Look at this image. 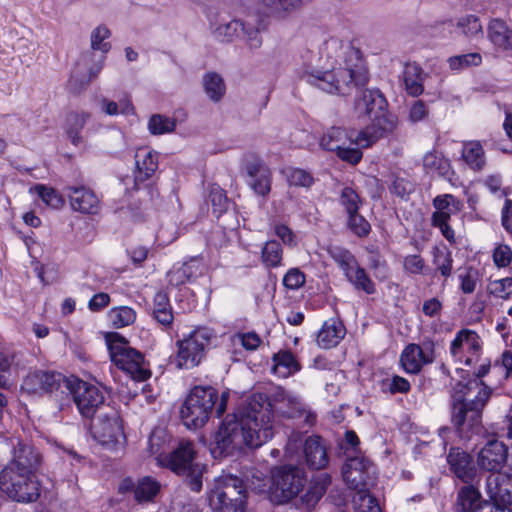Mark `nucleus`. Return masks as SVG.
<instances>
[{"mask_svg": "<svg viewBox=\"0 0 512 512\" xmlns=\"http://www.w3.org/2000/svg\"><path fill=\"white\" fill-rule=\"evenodd\" d=\"M482 342L476 332L460 330L451 342L450 354L456 363L464 364L469 369L456 367L452 381L454 398L459 402L454 407L453 422L463 436L466 427L475 433L481 431V410L490 398L491 390L480 380L490 369V361H483L478 369L474 366L480 361Z\"/></svg>", "mask_w": 512, "mask_h": 512, "instance_id": "f257e3e1", "label": "nucleus"}, {"mask_svg": "<svg viewBox=\"0 0 512 512\" xmlns=\"http://www.w3.org/2000/svg\"><path fill=\"white\" fill-rule=\"evenodd\" d=\"M301 76L309 84L330 94L346 95L366 81V69L359 49L350 42L331 38L320 57L304 60Z\"/></svg>", "mask_w": 512, "mask_h": 512, "instance_id": "f03ea898", "label": "nucleus"}, {"mask_svg": "<svg viewBox=\"0 0 512 512\" xmlns=\"http://www.w3.org/2000/svg\"><path fill=\"white\" fill-rule=\"evenodd\" d=\"M273 437L270 404L262 394H253L236 413L227 415L215 435L214 457L233 455L245 447L257 448Z\"/></svg>", "mask_w": 512, "mask_h": 512, "instance_id": "7ed1b4c3", "label": "nucleus"}, {"mask_svg": "<svg viewBox=\"0 0 512 512\" xmlns=\"http://www.w3.org/2000/svg\"><path fill=\"white\" fill-rule=\"evenodd\" d=\"M228 393H222L218 399V392L211 386H195L183 402L180 416L183 424L189 429L203 427L210 416L215 413L217 417L226 411Z\"/></svg>", "mask_w": 512, "mask_h": 512, "instance_id": "20e7f679", "label": "nucleus"}, {"mask_svg": "<svg viewBox=\"0 0 512 512\" xmlns=\"http://www.w3.org/2000/svg\"><path fill=\"white\" fill-rule=\"evenodd\" d=\"M195 454L193 444L189 441H182L168 455H159L157 462L159 465L169 468L178 476L183 477L185 484L193 492H200L206 466L195 461Z\"/></svg>", "mask_w": 512, "mask_h": 512, "instance_id": "39448f33", "label": "nucleus"}, {"mask_svg": "<svg viewBox=\"0 0 512 512\" xmlns=\"http://www.w3.org/2000/svg\"><path fill=\"white\" fill-rule=\"evenodd\" d=\"M368 133L369 129L356 132L332 127L325 132L320 145L323 149L334 152L340 160H361L362 149L368 148L376 141L372 140Z\"/></svg>", "mask_w": 512, "mask_h": 512, "instance_id": "423d86ee", "label": "nucleus"}, {"mask_svg": "<svg viewBox=\"0 0 512 512\" xmlns=\"http://www.w3.org/2000/svg\"><path fill=\"white\" fill-rule=\"evenodd\" d=\"M246 497L243 481L226 475L215 480L208 494V503L214 512H245Z\"/></svg>", "mask_w": 512, "mask_h": 512, "instance_id": "0eeeda50", "label": "nucleus"}, {"mask_svg": "<svg viewBox=\"0 0 512 512\" xmlns=\"http://www.w3.org/2000/svg\"><path fill=\"white\" fill-rule=\"evenodd\" d=\"M108 348L112 362L135 381L150 378L151 371L144 356L130 347L128 342L117 333L107 335Z\"/></svg>", "mask_w": 512, "mask_h": 512, "instance_id": "6e6552de", "label": "nucleus"}, {"mask_svg": "<svg viewBox=\"0 0 512 512\" xmlns=\"http://www.w3.org/2000/svg\"><path fill=\"white\" fill-rule=\"evenodd\" d=\"M387 101L377 90H366L362 97L356 103V109L364 112L371 120V125L364 130L369 129V135L372 140H377L386 133L391 132L395 127L393 117L388 114Z\"/></svg>", "mask_w": 512, "mask_h": 512, "instance_id": "1a4fd4ad", "label": "nucleus"}, {"mask_svg": "<svg viewBox=\"0 0 512 512\" xmlns=\"http://www.w3.org/2000/svg\"><path fill=\"white\" fill-rule=\"evenodd\" d=\"M68 381V387H65V392L59 399L61 409L68 405L71 399L81 415L86 418L94 417L104 408L105 397L98 387L74 377L68 378Z\"/></svg>", "mask_w": 512, "mask_h": 512, "instance_id": "9d476101", "label": "nucleus"}, {"mask_svg": "<svg viewBox=\"0 0 512 512\" xmlns=\"http://www.w3.org/2000/svg\"><path fill=\"white\" fill-rule=\"evenodd\" d=\"M213 332L207 327H198L183 339L177 340L175 345L176 367L179 369H193L200 365L211 345Z\"/></svg>", "mask_w": 512, "mask_h": 512, "instance_id": "9b49d317", "label": "nucleus"}, {"mask_svg": "<svg viewBox=\"0 0 512 512\" xmlns=\"http://www.w3.org/2000/svg\"><path fill=\"white\" fill-rule=\"evenodd\" d=\"M0 490L19 503H32L40 497V482L36 475L4 467L0 472Z\"/></svg>", "mask_w": 512, "mask_h": 512, "instance_id": "f8f14e48", "label": "nucleus"}, {"mask_svg": "<svg viewBox=\"0 0 512 512\" xmlns=\"http://www.w3.org/2000/svg\"><path fill=\"white\" fill-rule=\"evenodd\" d=\"M306 483L305 472L293 465L276 467L271 472V492L277 502L285 503L295 498Z\"/></svg>", "mask_w": 512, "mask_h": 512, "instance_id": "ddd939ff", "label": "nucleus"}, {"mask_svg": "<svg viewBox=\"0 0 512 512\" xmlns=\"http://www.w3.org/2000/svg\"><path fill=\"white\" fill-rule=\"evenodd\" d=\"M342 476L350 489L356 492L369 490L376 479L374 464L363 455L348 456L342 467Z\"/></svg>", "mask_w": 512, "mask_h": 512, "instance_id": "4468645a", "label": "nucleus"}, {"mask_svg": "<svg viewBox=\"0 0 512 512\" xmlns=\"http://www.w3.org/2000/svg\"><path fill=\"white\" fill-rule=\"evenodd\" d=\"M68 384V378L60 373L39 370L29 373L24 378L21 388L28 394L55 392V398L59 401Z\"/></svg>", "mask_w": 512, "mask_h": 512, "instance_id": "2eb2a0df", "label": "nucleus"}, {"mask_svg": "<svg viewBox=\"0 0 512 512\" xmlns=\"http://www.w3.org/2000/svg\"><path fill=\"white\" fill-rule=\"evenodd\" d=\"M105 410L93 420L91 431L94 439L100 444L111 445L118 443L123 437V428L118 412L111 407Z\"/></svg>", "mask_w": 512, "mask_h": 512, "instance_id": "dca6fc26", "label": "nucleus"}, {"mask_svg": "<svg viewBox=\"0 0 512 512\" xmlns=\"http://www.w3.org/2000/svg\"><path fill=\"white\" fill-rule=\"evenodd\" d=\"M255 13L260 25L269 19L285 21L304 5V0H255Z\"/></svg>", "mask_w": 512, "mask_h": 512, "instance_id": "f3484780", "label": "nucleus"}, {"mask_svg": "<svg viewBox=\"0 0 512 512\" xmlns=\"http://www.w3.org/2000/svg\"><path fill=\"white\" fill-rule=\"evenodd\" d=\"M42 464L41 453L30 443L17 441L13 445L12 458L5 467L36 475Z\"/></svg>", "mask_w": 512, "mask_h": 512, "instance_id": "a211bd4d", "label": "nucleus"}, {"mask_svg": "<svg viewBox=\"0 0 512 512\" xmlns=\"http://www.w3.org/2000/svg\"><path fill=\"white\" fill-rule=\"evenodd\" d=\"M65 190L74 211L86 215L99 213L100 200L93 190L84 186H68Z\"/></svg>", "mask_w": 512, "mask_h": 512, "instance_id": "6ab92c4d", "label": "nucleus"}, {"mask_svg": "<svg viewBox=\"0 0 512 512\" xmlns=\"http://www.w3.org/2000/svg\"><path fill=\"white\" fill-rule=\"evenodd\" d=\"M507 448L498 440L489 441L478 453L477 464L480 468L497 473L507 460Z\"/></svg>", "mask_w": 512, "mask_h": 512, "instance_id": "aec40b11", "label": "nucleus"}, {"mask_svg": "<svg viewBox=\"0 0 512 512\" xmlns=\"http://www.w3.org/2000/svg\"><path fill=\"white\" fill-rule=\"evenodd\" d=\"M486 492L495 503L512 505V475L491 473L486 479Z\"/></svg>", "mask_w": 512, "mask_h": 512, "instance_id": "412c9836", "label": "nucleus"}, {"mask_svg": "<svg viewBox=\"0 0 512 512\" xmlns=\"http://www.w3.org/2000/svg\"><path fill=\"white\" fill-rule=\"evenodd\" d=\"M447 462L450 466V470L465 483L471 482L476 476V469L473 466L472 458L466 452L459 448H451Z\"/></svg>", "mask_w": 512, "mask_h": 512, "instance_id": "4be33fe9", "label": "nucleus"}, {"mask_svg": "<svg viewBox=\"0 0 512 512\" xmlns=\"http://www.w3.org/2000/svg\"><path fill=\"white\" fill-rule=\"evenodd\" d=\"M303 452L309 468L324 469L329 462L327 450L319 436H309L304 441Z\"/></svg>", "mask_w": 512, "mask_h": 512, "instance_id": "5701e85b", "label": "nucleus"}, {"mask_svg": "<svg viewBox=\"0 0 512 512\" xmlns=\"http://www.w3.org/2000/svg\"><path fill=\"white\" fill-rule=\"evenodd\" d=\"M487 38L493 46L501 51H512V28L499 18L490 20L487 27Z\"/></svg>", "mask_w": 512, "mask_h": 512, "instance_id": "b1692460", "label": "nucleus"}, {"mask_svg": "<svg viewBox=\"0 0 512 512\" xmlns=\"http://www.w3.org/2000/svg\"><path fill=\"white\" fill-rule=\"evenodd\" d=\"M346 330L341 321L329 319L324 322L317 335V344L323 349L335 347L345 336Z\"/></svg>", "mask_w": 512, "mask_h": 512, "instance_id": "393cba45", "label": "nucleus"}, {"mask_svg": "<svg viewBox=\"0 0 512 512\" xmlns=\"http://www.w3.org/2000/svg\"><path fill=\"white\" fill-rule=\"evenodd\" d=\"M202 86L206 96L214 103L220 102L226 94V84L223 77L216 72L203 75Z\"/></svg>", "mask_w": 512, "mask_h": 512, "instance_id": "a878e982", "label": "nucleus"}, {"mask_svg": "<svg viewBox=\"0 0 512 512\" xmlns=\"http://www.w3.org/2000/svg\"><path fill=\"white\" fill-rule=\"evenodd\" d=\"M273 360V371L282 378H287L290 375L298 372L301 368L299 362L295 359L292 352L287 350H281L274 354Z\"/></svg>", "mask_w": 512, "mask_h": 512, "instance_id": "bb28decb", "label": "nucleus"}, {"mask_svg": "<svg viewBox=\"0 0 512 512\" xmlns=\"http://www.w3.org/2000/svg\"><path fill=\"white\" fill-rule=\"evenodd\" d=\"M250 177L249 184L254 191L260 195H265L270 191V173L259 162H254L247 167Z\"/></svg>", "mask_w": 512, "mask_h": 512, "instance_id": "cd10ccee", "label": "nucleus"}, {"mask_svg": "<svg viewBox=\"0 0 512 512\" xmlns=\"http://www.w3.org/2000/svg\"><path fill=\"white\" fill-rule=\"evenodd\" d=\"M213 36L221 42H232L241 34L244 23L238 19H230L219 24L210 23Z\"/></svg>", "mask_w": 512, "mask_h": 512, "instance_id": "c85d7f7f", "label": "nucleus"}, {"mask_svg": "<svg viewBox=\"0 0 512 512\" xmlns=\"http://www.w3.org/2000/svg\"><path fill=\"white\" fill-rule=\"evenodd\" d=\"M90 116V113L84 111L70 113L67 116L66 134L74 145L82 143L83 137L81 135V131L90 119Z\"/></svg>", "mask_w": 512, "mask_h": 512, "instance_id": "c756f323", "label": "nucleus"}, {"mask_svg": "<svg viewBox=\"0 0 512 512\" xmlns=\"http://www.w3.org/2000/svg\"><path fill=\"white\" fill-rule=\"evenodd\" d=\"M251 14L255 17L256 27H249L244 24V29H241V33L243 34V40L246 47L250 50H257L263 44L261 30L266 29L272 19H269L265 25H260L259 18L255 13V7ZM273 20L276 21L275 19Z\"/></svg>", "mask_w": 512, "mask_h": 512, "instance_id": "7c9ffc66", "label": "nucleus"}, {"mask_svg": "<svg viewBox=\"0 0 512 512\" xmlns=\"http://www.w3.org/2000/svg\"><path fill=\"white\" fill-rule=\"evenodd\" d=\"M486 502L473 486H465L458 493V504L463 512H476Z\"/></svg>", "mask_w": 512, "mask_h": 512, "instance_id": "2f4dec72", "label": "nucleus"}, {"mask_svg": "<svg viewBox=\"0 0 512 512\" xmlns=\"http://www.w3.org/2000/svg\"><path fill=\"white\" fill-rule=\"evenodd\" d=\"M99 106L101 111L109 116H116L119 114L125 116H134L136 114L135 107L128 97L121 98L118 102L108 98H102L99 101Z\"/></svg>", "mask_w": 512, "mask_h": 512, "instance_id": "473e14b6", "label": "nucleus"}, {"mask_svg": "<svg viewBox=\"0 0 512 512\" xmlns=\"http://www.w3.org/2000/svg\"><path fill=\"white\" fill-rule=\"evenodd\" d=\"M161 484L150 476L138 480L134 488L135 499L139 502L151 501L159 493Z\"/></svg>", "mask_w": 512, "mask_h": 512, "instance_id": "72a5a7b5", "label": "nucleus"}, {"mask_svg": "<svg viewBox=\"0 0 512 512\" xmlns=\"http://www.w3.org/2000/svg\"><path fill=\"white\" fill-rule=\"evenodd\" d=\"M111 37L110 29L100 24L96 26L90 34V46L94 51H100L103 55L107 54L111 49L109 38Z\"/></svg>", "mask_w": 512, "mask_h": 512, "instance_id": "f704fd0d", "label": "nucleus"}, {"mask_svg": "<svg viewBox=\"0 0 512 512\" xmlns=\"http://www.w3.org/2000/svg\"><path fill=\"white\" fill-rule=\"evenodd\" d=\"M198 269L199 265L197 260L186 262L180 268L168 273L169 283L174 286L182 285L196 277Z\"/></svg>", "mask_w": 512, "mask_h": 512, "instance_id": "c9c22d12", "label": "nucleus"}, {"mask_svg": "<svg viewBox=\"0 0 512 512\" xmlns=\"http://www.w3.org/2000/svg\"><path fill=\"white\" fill-rule=\"evenodd\" d=\"M447 63L452 71H461L482 64V56L478 52L455 55L448 58Z\"/></svg>", "mask_w": 512, "mask_h": 512, "instance_id": "e433bc0d", "label": "nucleus"}, {"mask_svg": "<svg viewBox=\"0 0 512 512\" xmlns=\"http://www.w3.org/2000/svg\"><path fill=\"white\" fill-rule=\"evenodd\" d=\"M176 128V120L161 114H154L148 120V130L153 135L171 133Z\"/></svg>", "mask_w": 512, "mask_h": 512, "instance_id": "4c0bfd02", "label": "nucleus"}, {"mask_svg": "<svg viewBox=\"0 0 512 512\" xmlns=\"http://www.w3.org/2000/svg\"><path fill=\"white\" fill-rule=\"evenodd\" d=\"M261 258L263 264L268 268L279 266L282 260L281 244L275 240L266 242L262 249Z\"/></svg>", "mask_w": 512, "mask_h": 512, "instance_id": "58836bf2", "label": "nucleus"}, {"mask_svg": "<svg viewBox=\"0 0 512 512\" xmlns=\"http://www.w3.org/2000/svg\"><path fill=\"white\" fill-rule=\"evenodd\" d=\"M452 145L457 146V151L461 153L458 160H480L484 155L483 146L478 140L455 142Z\"/></svg>", "mask_w": 512, "mask_h": 512, "instance_id": "ea45409f", "label": "nucleus"}, {"mask_svg": "<svg viewBox=\"0 0 512 512\" xmlns=\"http://www.w3.org/2000/svg\"><path fill=\"white\" fill-rule=\"evenodd\" d=\"M354 512H381L377 500L368 490L356 492L353 496Z\"/></svg>", "mask_w": 512, "mask_h": 512, "instance_id": "a19ab883", "label": "nucleus"}, {"mask_svg": "<svg viewBox=\"0 0 512 512\" xmlns=\"http://www.w3.org/2000/svg\"><path fill=\"white\" fill-rule=\"evenodd\" d=\"M109 319L116 328H122L134 323L136 319L135 311L127 306L112 308L109 311Z\"/></svg>", "mask_w": 512, "mask_h": 512, "instance_id": "79ce46f5", "label": "nucleus"}, {"mask_svg": "<svg viewBox=\"0 0 512 512\" xmlns=\"http://www.w3.org/2000/svg\"><path fill=\"white\" fill-rule=\"evenodd\" d=\"M34 191L47 206L53 209H60L63 207L64 199L54 188L37 184L34 187Z\"/></svg>", "mask_w": 512, "mask_h": 512, "instance_id": "37998d69", "label": "nucleus"}, {"mask_svg": "<svg viewBox=\"0 0 512 512\" xmlns=\"http://www.w3.org/2000/svg\"><path fill=\"white\" fill-rule=\"evenodd\" d=\"M333 260L339 265L344 272L345 276L349 272H353V269L357 265L355 257L346 249L335 247L329 251Z\"/></svg>", "mask_w": 512, "mask_h": 512, "instance_id": "c03bdc74", "label": "nucleus"}, {"mask_svg": "<svg viewBox=\"0 0 512 512\" xmlns=\"http://www.w3.org/2000/svg\"><path fill=\"white\" fill-rule=\"evenodd\" d=\"M457 27L469 37H476L483 34L482 24L476 15H466L458 20Z\"/></svg>", "mask_w": 512, "mask_h": 512, "instance_id": "a18cd8bd", "label": "nucleus"}, {"mask_svg": "<svg viewBox=\"0 0 512 512\" xmlns=\"http://www.w3.org/2000/svg\"><path fill=\"white\" fill-rule=\"evenodd\" d=\"M346 277L357 289H362L368 294H372L374 292V285L371 279L367 276L365 270L359 267L358 264L353 269V272H349Z\"/></svg>", "mask_w": 512, "mask_h": 512, "instance_id": "49530a36", "label": "nucleus"}, {"mask_svg": "<svg viewBox=\"0 0 512 512\" xmlns=\"http://www.w3.org/2000/svg\"><path fill=\"white\" fill-rule=\"evenodd\" d=\"M289 400L291 402L285 401V404L280 406V414L288 418H297L306 413L305 406L298 397L290 394Z\"/></svg>", "mask_w": 512, "mask_h": 512, "instance_id": "de8ad7c7", "label": "nucleus"}, {"mask_svg": "<svg viewBox=\"0 0 512 512\" xmlns=\"http://www.w3.org/2000/svg\"><path fill=\"white\" fill-rule=\"evenodd\" d=\"M434 263L443 276L447 277L451 274L452 259L446 248L437 247L434 249Z\"/></svg>", "mask_w": 512, "mask_h": 512, "instance_id": "09e8293b", "label": "nucleus"}, {"mask_svg": "<svg viewBox=\"0 0 512 512\" xmlns=\"http://www.w3.org/2000/svg\"><path fill=\"white\" fill-rule=\"evenodd\" d=\"M488 288L494 296L508 299L512 296V277L491 281Z\"/></svg>", "mask_w": 512, "mask_h": 512, "instance_id": "8fccbe9b", "label": "nucleus"}, {"mask_svg": "<svg viewBox=\"0 0 512 512\" xmlns=\"http://www.w3.org/2000/svg\"><path fill=\"white\" fill-rule=\"evenodd\" d=\"M348 224L353 233L359 237H365L370 233L369 222L358 211L348 214Z\"/></svg>", "mask_w": 512, "mask_h": 512, "instance_id": "3c124183", "label": "nucleus"}, {"mask_svg": "<svg viewBox=\"0 0 512 512\" xmlns=\"http://www.w3.org/2000/svg\"><path fill=\"white\" fill-rule=\"evenodd\" d=\"M340 203L344 206L347 214H350L358 211L361 201L352 188L345 187L340 195Z\"/></svg>", "mask_w": 512, "mask_h": 512, "instance_id": "603ef678", "label": "nucleus"}, {"mask_svg": "<svg viewBox=\"0 0 512 512\" xmlns=\"http://www.w3.org/2000/svg\"><path fill=\"white\" fill-rule=\"evenodd\" d=\"M158 162H135L134 179L135 183L146 181L158 167Z\"/></svg>", "mask_w": 512, "mask_h": 512, "instance_id": "864d4df0", "label": "nucleus"}, {"mask_svg": "<svg viewBox=\"0 0 512 512\" xmlns=\"http://www.w3.org/2000/svg\"><path fill=\"white\" fill-rule=\"evenodd\" d=\"M436 211L449 210L459 211L461 203L451 194L437 196L433 201Z\"/></svg>", "mask_w": 512, "mask_h": 512, "instance_id": "5fc2aeb1", "label": "nucleus"}, {"mask_svg": "<svg viewBox=\"0 0 512 512\" xmlns=\"http://www.w3.org/2000/svg\"><path fill=\"white\" fill-rule=\"evenodd\" d=\"M263 395V393H261ZM289 395L287 391H285L282 388H277L273 394L271 395V398L269 399L267 395L264 394V396L267 398V402L270 404V413L272 415V425L274 426V415L273 410L280 412V406L285 404V401L289 400Z\"/></svg>", "mask_w": 512, "mask_h": 512, "instance_id": "6e6d98bb", "label": "nucleus"}, {"mask_svg": "<svg viewBox=\"0 0 512 512\" xmlns=\"http://www.w3.org/2000/svg\"><path fill=\"white\" fill-rule=\"evenodd\" d=\"M305 283V275L298 269H290L283 278V284L286 288L296 290Z\"/></svg>", "mask_w": 512, "mask_h": 512, "instance_id": "4d7b16f0", "label": "nucleus"}, {"mask_svg": "<svg viewBox=\"0 0 512 512\" xmlns=\"http://www.w3.org/2000/svg\"><path fill=\"white\" fill-rule=\"evenodd\" d=\"M416 345L409 344L403 351L400 362L403 369L408 373H416Z\"/></svg>", "mask_w": 512, "mask_h": 512, "instance_id": "13d9d810", "label": "nucleus"}, {"mask_svg": "<svg viewBox=\"0 0 512 512\" xmlns=\"http://www.w3.org/2000/svg\"><path fill=\"white\" fill-rule=\"evenodd\" d=\"M291 185L309 187L313 183L312 176L305 170L292 169L288 175Z\"/></svg>", "mask_w": 512, "mask_h": 512, "instance_id": "bf43d9fd", "label": "nucleus"}, {"mask_svg": "<svg viewBox=\"0 0 512 512\" xmlns=\"http://www.w3.org/2000/svg\"><path fill=\"white\" fill-rule=\"evenodd\" d=\"M493 260L496 266L506 267L512 260V250L507 245H499L494 249Z\"/></svg>", "mask_w": 512, "mask_h": 512, "instance_id": "052dcab7", "label": "nucleus"}, {"mask_svg": "<svg viewBox=\"0 0 512 512\" xmlns=\"http://www.w3.org/2000/svg\"><path fill=\"white\" fill-rule=\"evenodd\" d=\"M403 83L407 93L411 96L416 95V66L408 64L403 72Z\"/></svg>", "mask_w": 512, "mask_h": 512, "instance_id": "680f3d73", "label": "nucleus"}, {"mask_svg": "<svg viewBox=\"0 0 512 512\" xmlns=\"http://www.w3.org/2000/svg\"><path fill=\"white\" fill-rule=\"evenodd\" d=\"M323 495L324 491L322 487L311 484L307 492L302 496V502L310 509L318 503Z\"/></svg>", "mask_w": 512, "mask_h": 512, "instance_id": "e2e57ef3", "label": "nucleus"}, {"mask_svg": "<svg viewBox=\"0 0 512 512\" xmlns=\"http://www.w3.org/2000/svg\"><path fill=\"white\" fill-rule=\"evenodd\" d=\"M495 368L500 370L504 378H508L512 373V352L504 351L495 363Z\"/></svg>", "mask_w": 512, "mask_h": 512, "instance_id": "0e129e2a", "label": "nucleus"}, {"mask_svg": "<svg viewBox=\"0 0 512 512\" xmlns=\"http://www.w3.org/2000/svg\"><path fill=\"white\" fill-rule=\"evenodd\" d=\"M110 303V296L107 293L95 294L89 301L88 307L91 311H99L108 306Z\"/></svg>", "mask_w": 512, "mask_h": 512, "instance_id": "69168bd1", "label": "nucleus"}, {"mask_svg": "<svg viewBox=\"0 0 512 512\" xmlns=\"http://www.w3.org/2000/svg\"><path fill=\"white\" fill-rule=\"evenodd\" d=\"M152 315H153L154 319L158 323L163 325L164 327H170L173 323L174 317H173V313H172V308H168V309H164V310L153 309Z\"/></svg>", "mask_w": 512, "mask_h": 512, "instance_id": "338daca9", "label": "nucleus"}, {"mask_svg": "<svg viewBox=\"0 0 512 512\" xmlns=\"http://www.w3.org/2000/svg\"><path fill=\"white\" fill-rule=\"evenodd\" d=\"M442 309V303L437 297H432L423 303V313L427 316H437Z\"/></svg>", "mask_w": 512, "mask_h": 512, "instance_id": "774afa93", "label": "nucleus"}]
</instances>
